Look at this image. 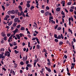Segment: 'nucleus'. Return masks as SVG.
Instances as JSON below:
<instances>
[{
  "mask_svg": "<svg viewBox=\"0 0 76 76\" xmlns=\"http://www.w3.org/2000/svg\"><path fill=\"white\" fill-rule=\"evenodd\" d=\"M4 54V52H2L1 54H0V58H5V56H3Z\"/></svg>",
  "mask_w": 76,
  "mask_h": 76,
  "instance_id": "1",
  "label": "nucleus"
},
{
  "mask_svg": "<svg viewBox=\"0 0 76 76\" xmlns=\"http://www.w3.org/2000/svg\"><path fill=\"white\" fill-rule=\"evenodd\" d=\"M14 21L15 22H18L19 23L20 22V21L19 20V18H17L14 19Z\"/></svg>",
  "mask_w": 76,
  "mask_h": 76,
  "instance_id": "2",
  "label": "nucleus"
},
{
  "mask_svg": "<svg viewBox=\"0 0 76 76\" xmlns=\"http://www.w3.org/2000/svg\"><path fill=\"white\" fill-rule=\"evenodd\" d=\"M61 35H59L57 37V39H60L61 38L62 39H63L64 38V37H63V34H61Z\"/></svg>",
  "mask_w": 76,
  "mask_h": 76,
  "instance_id": "3",
  "label": "nucleus"
},
{
  "mask_svg": "<svg viewBox=\"0 0 76 76\" xmlns=\"http://www.w3.org/2000/svg\"><path fill=\"white\" fill-rule=\"evenodd\" d=\"M28 59V56H26V57L25 56H23V61H26L27 60V59Z\"/></svg>",
  "mask_w": 76,
  "mask_h": 76,
  "instance_id": "4",
  "label": "nucleus"
},
{
  "mask_svg": "<svg viewBox=\"0 0 76 76\" xmlns=\"http://www.w3.org/2000/svg\"><path fill=\"white\" fill-rule=\"evenodd\" d=\"M9 18V16L7 15L4 18V20H7V18Z\"/></svg>",
  "mask_w": 76,
  "mask_h": 76,
  "instance_id": "5",
  "label": "nucleus"
},
{
  "mask_svg": "<svg viewBox=\"0 0 76 76\" xmlns=\"http://www.w3.org/2000/svg\"><path fill=\"white\" fill-rule=\"evenodd\" d=\"M61 4H63L62 5V6H63V7L65 6L64 5L65 4V1H62V2H61Z\"/></svg>",
  "mask_w": 76,
  "mask_h": 76,
  "instance_id": "6",
  "label": "nucleus"
},
{
  "mask_svg": "<svg viewBox=\"0 0 76 76\" xmlns=\"http://www.w3.org/2000/svg\"><path fill=\"white\" fill-rule=\"evenodd\" d=\"M7 53V56L8 57H9L10 56V53L9 51H7L6 52Z\"/></svg>",
  "mask_w": 76,
  "mask_h": 76,
  "instance_id": "7",
  "label": "nucleus"
},
{
  "mask_svg": "<svg viewBox=\"0 0 76 76\" xmlns=\"http://www.w3.org/2000/svg\"><path fill=\"white\" fill-rule=\"evenodd\" d=\"M6 35L5 33L4 32H2V33L1 36H2V37H5Z\"/></svg>",
  "mask_w": 76,
  "mask_h": 76,
  "instance_id": "8",
  "label": "nucleus"
},
{
  "mask_svg": "<svg viewBox=\"0 0 76 76\" xmlns=\"http://www.w3.org/2000/svg\"><path fill=\"white\" fill-rule=\"evenodd\" d=\"M18 8L20 11H22V8L21 6L19 5L18 7Z\"/></svg>",
  "mask_w": 76,
  "mask_h": 76,
  "instance_id": "9",
  "label": "nucleus"
},
{
  "mask_svg": "<svg viewBox=\"0 0 76 76\" xmlns=\"http://www.w3.org/2000/svg\"><path fill=\"white\" fill-rule=\"evenodd\" d=\"M11 14H14L15 13V11L14 10L11 11Z\"/></svg>",
  "mask_w": 76,
  "mask_h": 76,
  "instance_id": "10",
  "label": "nucleus"
},
{
  "mask_svg": "<svg viewBox=\"0 0 76 76\" xmlns=\"http://www.w3.org/2000/svg\"><path fill=\"white\" fill-rule=\"evenodd\" d=\"M56 11H57V12H60V8H57L56 9Z\"/></svg>",
  "mask_w": 76,
  "mask_h": 76,
  "instance_id": "11",
  "label": "nucleus"
},
{
  "mask_svg": "<svg viewBox=\"0 0 76 76\" xmlns=\"http://www.w3.org/2000/svg\"><path fill=\"white\" fill-rule=\"evenodd\" d=\"M34 24L33 25V26H35L36 28H37V23H36L34 22Z\"/></svg>",
  "mask_w": 76,
  "mask_h": 76,
  "instance_id": "12",
  "label": "nucleus"
},
{
  "mask_svg": "<svg viewBox=\"0 0 76 76\" xmlns=\"http://www.w3.org/2000/svg\"><path fill=\"white\" fill-rule=\"evenodd\" d=\"M49 15V12H46L45 14V16H48Z\"/></svg>",
  "mask_w": 76,
  "mask_h": 76,
  "instance_id": "13",
  "label": "nucleus"
},
{
  "mask_svg": "<svg viewBox=\"0 0 76 76\" xmlns=\"http://www.w3.org/2000/svg\"><path fill=\"white\" fill-rule=\"evenodd\" d=\"M39 48H40V45L38 44L37 45V49L38 50L39 49Z\"/></svg>",
  "mask_w": 76,
  "mask_h": 76,
  "instance_id": "14",
  "label": "nucleus"
},
{
  "mask_svg": "<svg viewBox=\"0 0 76 76\" xmlns=\"http://www.w3.org/2000/svg\"><path fill=\"white\" fill-rule=\"evenodd\" d=\"M16 36L18 38V39H20V36L19 34H17Z\"/></svg>",
  "mask_w": 76,
  "mask_h": 76,
  "instance_id": "15",
  "label": "nucleus"
},
{
  "mask_svg": "<svg viewBox=\"0 0 76 76\" xmlns=\"http://www.w3.org/2000/svg\"><path fill=\"white\" fill-rule=\"evenodd\" d=\"M63 44V42L62 41H61L59 42V45H62Z\"/></svg>",
  "mask_w": 76,
  "mask_h": 76,
  "instance_id": "16",
  "label": "nucleus"
},
{
  "mask_svg": "<svg viewBox=\"0 0 76 76\" xmlns=\"http://www.w3.org/2000/svg\"><path fill=\"white\" fill-rule=\"evenodd\" d=\"M36 41H37V43H38L39 44L40 42L39 41V39L37 38H36Z\"/></svg>",
  "mask_w": 76,
  "mask_h": 76,
  "instance_id": "17",
  "label": "nucleus"
},
{
  "mask_svg": "<svg viewBox=\"0 0 76 76\" xmlns=\"http://www.w3.org/2000/svg\"><path fill=\"white\" fill-rule=\"evenodd\" d=\"M4 51V48H1L0 49V51L1 52V51Z\"/></svg>",
  "mask_w": 76,
  "mask_h": 76,
  "instance_id": "18",
  "label": "nucleus"
},
{
  "mask_svg": "<svg viewBox=\"0 0 76 76\" xmlns=\"http://www.w3.org/2000/svg\"><path fill=\"white\" fill-rule=\"evenodd\" d=\"M27 67H32V65H31V64H27Z\"/></svg>",
  "mask_w": 76,
  "mask_h": 76,
  "instance_id": "19",
  "label": "nucleus"
},
{
  "mask_svg": "<svg viewBox=\"0 0 76 76\" xmlns=\"http://www.w3.org/2000/svg\"><path fill=\"white\" fill-rule=\"evenodd\" d=\"M37 4V6H39V4H38V0H35Z\"/></svg>",
  "mask_w": 76,
  "mask_h": 76,
  "instance_id": "20",
  "label": "nucleus"
},
{
  "mask_svg": "<svg viewBox=\"0 0 76 76\" xmlns=\"http://www.w3.org/2000/svg\"><path fill=\"white\" fill-rule=\"evenodd\" d=\"M13 36V34H11V36L10 37L9 39H12V37Z\"/></svg>",
  "mask_w": 76,
  "mask_h": 76,
  "instance_id": "21",
  "label": "nucleus"
},
{
  "mask_svg": "<svg viewBox=\"0 0 76 76\" xmlns=\"http://www.w3.org/2000/svg\"><path fill=\"white\" fill-rule=\"evenodd\" d=\"M71 4H72V2H69L67 3L68 6H70V5H71Z\"/></svg>",
  "mask_w": 76,
  "mask_h": 76,
  "instance_id": "22",
  "label": "nucleus"
},
{
  "mask_svg": "<svg viewBox=\"0 0 76 76\" xmlns=\"http://www.w3.org/2000/svg\"><path fill=\"white\" fill-rule=\"evenodd\" d=\"M1 7H2V9H3V10L4 11V10H5V7H4V6L3 5H2Z\"/></svg>",
  "mask_w": 76,
  "mask_h": 76,
  "instance_id": "23",
  "label": "nucleus"
},
{
  "mask_svg": "<svg viewBox=\"0 0 76 76\" xmlns=\"http://www.w3.org/2000/svg\"><path fill=\"white\" fill-rule=\"evenodd\" d=\"M12 24V22L11 21L8 23V26H10Z\"/></svg>",
  "mask_w": 76,
  "mask_h": 76,
  "instance_id": "24",
  "label": "nucleus"
},
{
  "mask_svg": "<svg viewBox=\"0 0 76 76\" xmlns=\"http://www.w3.org/2000/svg\"><path fill=\"white\" fill-rule=\"evenodd\" d=\"M15 18V15H11V19H14Z\"/></svg>",
  "mask_w": 76,
  "mask_h": 76,
  "instance_id": "25",
  "label": "nucleus"
},
{
  "mask_svg": "<svg viewBox=\"0 0 76 76\" xmlns=\"http://www.w3.org/2000/svg\"><path fill=\"white\" fill-rule=\"evenodd\" d=\"M24 29H25V28L23 27H22L20 29V30L21 31H23V30H24Z\"/></svg>",
  "mask_w": 76,
  "mask_h": 76,
  "instance_id": "26",
  "label": "nucleus"
},
{
  "mask_svg": "<svg viewBox=\"0 0 76 76\" xmlns=\"http://www.w3.org/2000/svg\"><path fill=\"white\" fill-rule=\"evenodd\" d=\"M26 6L28 8H29V7H30V4H26Z\"/></svg>",
  "mask_w": 76,
  "mask_h": 76,
  "instance_id": "27",
  "label": "nucleus"
},
{
  "mask_svg": "<svg viewBox=\"0 0 76 76\" xmlns=\"http://www.w3.org/2000/svg\"><path fill=\"white\" fill-rule=\"evenodd\" d=\"M14 52L15 54H17L18 53H19V51H17V50H15Z\"/></svg>",
  "mask_w": 76,
  "mask_h": 76,
  "instance_id": "28",
  "label": "nucleus"
},
{
  "mask_svg": "<svg viewBox=\"0 0 76 76\" xmlns=\"http://www.w3.org/2000/svg\"><path fill=\"white\" fill-rule=\"evenodd\" d=\"M23 13H24L23 12V11H21L20 14L19 15V16H21V15H23Z\"/></svg>",
  "mask_w": 76,
  "mask_h": 76,
  "instance_id": "29",
  "label": "nucleus"
},
{
  "mask_svg": "<svg viewBox=\"0 0 76 76\" xmlns=\"http://www.w3.org/2000/svg\"><path fill=\"white\" fill-rule=\"evenodd\" d=\"M57 30L58 31H60L61 29V28L60 27H58L57 28Z\"/></svg>",
  "mask_w": 76,
  "mask_h": 76,
  "instance_id": "30",
  "label": "nucleus"
},
{
  "mask_svg": "<svg viewBox=\"0 0 76 76\" xmlns=\"http://www.w3.org/2000/svg\"><path fill=\"white\" fill-rule=\"evenodd\" d=\"M61 15H65V14L64 13V12H63V11H62L61 12Z\"/></svg>",
  "mask_w": 76,
  "mask_h": 76,
  "instance_id": "31",
  "label": "nucleus"
},
{
  "mask_svg": "<svg viewBox=\"0 0 76 76\" xmlns=\"http://www.w3.org/2000/svg\"><path fill=\"white\" fill-rule=\"evenodd\" d=\"M34 7L33 6H32L30 8V10H32L33 9H34Z\"/></svg>",
  "mask_w": 76,
  "mask_h": 76,
  "instance_id": "32",
  "label": "nucleus"
},
{
  "mask_svg": "<svg viewBox=\"0 0 76 76\" xmlns=\"http://www.w3.org/2000/svg\"><path fill=\"white\" fill-rule=\"evenodd\" d=\"M4 41H6V40H7V37L5 36L4 37Z\"/></svg>",
  "mask_w": 76,
  "mask_h": 76,
  "instance_id": "33",
  "label": "nucleus"
},
{
  "mask_svg": "<svg viewBox=\"0 0 76 76\" xmlns=\"http://www.w3.org/2000/svg\"><path fill=\"white\" fill-rule=\"evenodd\" d=\"M14 32H17L18 31V29L16 28L15 29V30L14 31Z\"/></svg>",
  "mask_w": 76,
  "mask_h": 76,
  "instance_id": "34",
  "label": "nucleus"
},
{
  "mask_svg": "<svg viewBox=\"0 0 76 76\" xmlns=\"http://www.w3.org/2000/svg\"><path fill=\"white\" fill-rule=\"evenodd\" d=\"M6 6L8 7V6H9V3L8 2H7L6 3Z\"/></svg>",
  "mask_w": 76,
  "mask_h": 76,
  "instance_id": "35",
  "label": "nucleus"
},
{
  "mask_svg": "<svg viewBox=\"0 0 76 76\" xmlns=\"http://www.w3.org/2000/svg\"><path fill=\"white\" fill-rule=\"evenodd\" d=\"M47 64L48 65V66H49L50 67L51 66V64H50V62L48 63H47Z\"/></svg>",
  "mask_w": 76,
  "mask_h": 76,
  "instance_id": "36",
  "label": "nucleus"
},
{
  "mask_svg": "<svg viewBox=\"0 0 76 76\" xmlns=\"http://www.w3.org/2000/svg\"><path fill=\"white\" fill-rule=\"evenodd\" d=\"M17 24H16V23H14L13 25V26L14 28V27H15V26H16Z\"/></svg>",
  "mask_w": 76,
  "mask_h": 76,
  "instance_id": "37",
  "label": "nucleus"
},
{
  "mask_svg": "<svg viewBox=\"0 0 76 76\" xmlns=\"http://www.w3.org/2000/svg\"><path fill=\"white\" fill-rule=\"evenodd\" d=\"M51 22H52V23H53L54 24H55V23H56L55 21H54L53 20H51Z\"/></svg>",
  "mask_w": 76,
  "mask_h": 76,
  "instance_id": "38",
  "label": "nucleus"
},
{
  "mask_svg": "<svg viewBox=\"0 0 76 76\" xmlns=\"http://www.w3.org/2000/svg\"><path fill=\"white\" fill-rule=\"evenodd\" d=\"M10 35H11V34H7V37H10Z\"/></svg>",
  "mask_w": 76,
  "mask_h": 76,
  "instance_id": "39",
  "label": "nucleus"
},
{
  "mask_svg": "<svg viewBox=\"0 0 76 76\" xmlns=\"http://www.w3.org/2000/svg\"><path fill=\"white\" fill-rule=\"evenodd\" d=\"M57 34H55L54 35V37L55 38H57Z\"/></svg>",
  "mask_w": 76,
  "mask_h": 76,
  "instance_id": "40",
  "label": "nucleus"
},
{
  "mask_svg": "<svg viewBox=\"0 0 76 76\" xmlns=\"http://www.w3.org/2000/svg\"><path fill=\"white\" fill-rule=\"evenodd\" d=\"M35 39H37V37H36V38L34 37L32 39V40L33 41H35Z\"/></svg>",
  "mask_w": 76,
  "mask_h": 76,
  "instance_id": "41",
  "label": "nucleus"
},
{
  "mask_svg": "<svg viewBox=\"0 0 76 76\" xmlns=\"http://www.w3.org/2000/svg\"><path fill=\"white\" fill-rule=\"evenodd\" d=\"M55 41L56 42H58V40L57 39H55Z\"/></svg>",
  "mask_w": 76,
  "mask_h": 76,
  "instance_id": "42",
  "label": "nucleus"
},
{
  "mask_svg": "<svg viewBox=\"0 0 76 76\" xmlns=\"http://www.w3.org/2000/svg\"><path fill=\"white\" fill-rule=\"evenodd\" d=\"M7 13L8 15H10V13L11 14V11H10L8 12Z\"/></svg>",
  "mask_w": 76,
  "mask_h": 76,
  "instance_id": "43",
  "label": "nucleus"
},
{
  "mask_svg": "<svg viewBox=\"0 0 76 76\" xmlns=\"http://www.w3.org/2000/svg\"><path fill=\"white\" fill-rule=\"evenodd\" d=\"M18 48V46H16L14 48V50H15V49H17Z\"/></svg>",
  "mask_w": 76,
  "mask_h": 76,
  "instance_id": "44",
  "label": "nucleus"
},
{
  "mask_svg": "<svg viewBox=\"0 0 76 76\" xmlns=\"http://www.w3.org/2000/svg\"><path fill=\"white\" fill-rule=\"evenodd\" d=\"M20 27V25H19L17 26V28H19Z\"/></svg>",
  "mask_w": 76,
  "mask_h": 76,
  "instance_id": "45",
  "label": "nucleus"
},
{
  "mask_svg": "<svg viewBox=\"0 0 76 76\" xmlns=\"http://www.w3.org/2000/svg\"><path fill=\"white\" fill-rule=\"evenodd\" d=\"M15 64V68H16L17 67H18V66L17 65V64H16V63H15L14 64Z\"/></svg>",
  "mask_w": 76,
  "mask_h": 76,
  "instance_id": "46",
  "label": "nucleus"
},
{
  "mask_svg": "<svg viewBox=\"0 0 76 76\" xmlns=\"http://www.w3.org/2000/svg\"><path fill=\"white\" fill-rule=\"evenodd\" d=\"M30 42H28V47H31V46H30Z\"/></svg>",
  "mask_w": 76,
  "mask_h": 76,
  "instance_id": "47",
  "label": "nucleus"
},
{
  "mask_svg": "<svg viewBox=\"0 0 76 76\" xmlns=\"http://www.w3.org/2000/svg\"><path fill=\"white\" fill-rule=\"evenodd\" d=\"M20 64L21 65H23V64H24V63L23 61H22L20 63Z\"/></svg>",
  "mask_w": 76,
  "mask_h": 76,
  "instance_id": "48",
  "label": "nucleus"
},
{
  "mask_svg": "<svg viewBox=\"0 0 76 76\" xmlns=\"http://www.w3.org/2000/svg\"><path fill=\"white\" fill-rule=\"evenodd\" d=\"M46 9H47V10H49L50 9V8L49 7L47 6L46 7Z\"/></svg>",
  "mask_w": 76,
  "mask_h": 76,
  "instance_id": "49",
  "label": "nucleus"
},
{
  "mask_svg": "<svg viewBox=\"0 0 76 76\" xmlns=\"http://www.w3.org/2000/svg\"><path fill=\"white\" fill-rule=\"evenodd\" d=\"M13 45H14L15 46V45H17V44H16V42H14L13 43Z\"/></svg>",
  "mask_w": 76,
  "mask_h": 76,
  "instance_id": "50",
  "label": "nucleus"
},
{
  "mask_svg": "<svg viewBox=\"0 0 76 76\" xmlns=\"http://www.w3.org/2000/svg\"><path fill=\"white\" fill-rule=\"evenodd\" d=\"M48 72H51V69L50 68L48 69Z\"/></svg>",
  "mask_w": 76,
  "mask_h": 76,
  "instance_id": "51",
  "label": "nucleus"
},
{
  "mask_svg": "<svg viewBox=\"0 0 76 76\" xmlns=\"http://www.w3.org/2000/svg\"><path fill=\"white\" fill-rule=\"evenodd\" d=\"M15 12L17 14L19 12V11H18V10H15Z\"/></svg>",
  "mask_w": 76,
  "mask_h": 76,
  "instance_id": "52",
  "label": "nucleus"
},
{
  "mask_svg": "<svg viewBox=\"0 0 76 76\" xmlns=\"http://www.w3.org/2000/svg\"><path fill=\"white\" fill-rule=\"evenodd\" d=\"M30 3H31V1H28L27 2V4H29Z\"/></svg>",
  "mask_w": 76,
  "mask_h": 76,
  "instance_id": "53",
  "label": "nucleus"
},
{
  "mask_svg": "<svg viewBox=\"0 0 76 76\" xmlns=\"http://www.w3.org/2000/svg\"><path fill=\"white\" fill-rule=\"evenodd\" d=\"M20 35V37H22V35L23 36V34H22V33H20L19 34Z\"/></svg>",
  "mask_w": 76,
  "mask_h": 76,
  "instance_id": "54",
  "label": "nucleus"
},
{
  "mask_svg": "<svg viewBox=\"0 0 76 76\" xmlns=\"http://www.w3.org/2000/svg\"><path fill=\"white\" fill-rule=\"evenodd\" d=\"M41 12L42 13H44V10H42L41 11Z\"/></svg>",
  "mask_w": 76,
  "mask_h": 76,
  "instance_id": "55",
  "label": "nucleus"
},
{
  "mask_svg": "<svg viewBox=\"0 0 76 76\" xmlns=\"http://www.w3.org/2000/svg\"><path fill=\"white\" fill-rule=\"evenodd\" d=\"M64 58H67V56H66V55H64Z\"/></svg>",
  "mask_w": 76,
  "mask_h": 76,
  "instance_id": "56",
  "label": "nucleus"
},
{
  "mask_svg": "<svg viewBox=\"0 0 76 76\" xmlns=\"http://www.w3.org/2000/svg\"><path fill=\"white\" fill-rule=\"evenodd\" d=\"M9 44L10 45V47H13V45H12V44L10 43H9Z\"/></svg>",
  "mask_w": 76,
  "mask_h": 76,
  "instance_id": "57",
  "label": "nucleus"
},
{
  "mask_svg": "<svg viewBox=\"0 0 76 76\" xmlns=\"http://www.w3.org/2000/svg\"><path fill=\"white\" fill-rule=\"evenodd\" d=\"M57 27H58V25H56V26L55 27V29H56L57 28Z\"/></svg>",
  "mask_w": 76,
  "mask_h": 76,
  "instance_id": "58",
  "label": "nucleus"
},
{
  "mask_svg": "<svg viewBox=\"0 0 76 76\" xmlns=\"http://www.w3.org/2000/svg\"><path fill=\"white\" fill-rule=\"evenodd\" d=\"M71 8L72 9H75V7L74 6H72L71 7Z\"/></svg>",
  "mask_w": 76,
  "mask_h": 76,
  "instance_id": "59",
  "label": "nucleus"
},
{
  "mask_svg": "<svg viewBox=\"0 0 76 76\" xmlns=\"http://www.w3.org/2000/svg\"><path fill=\"white\" fill-rule=\"evenodd\" d=\"M2 70H4V71H6V69L4 68H2Z\"/></svg>",
  "mask_w": 76,
  "mask_h": 76,
  "instance_id": "60",
  "label": "nucleus"
},
{
  "mask_svg": "<svg viewBox=\"0 0 76 76\" xmlns=\"http://www.w3.org/2000/svg\"><path fill=\"white\" fill-rule=\"evenodd\" d=\"M65 11L66 12V13H68V12H68V11L67 10V9H65Z\"/></svg>",
  "mask_w": 76,
  "mask_h": 76,
  "instance_id": "61",
  "label": "nucleus"
},
{
  "mask_svg": "<svg viewBox=\"0 0 76 76\" xmlns=\"http://www.w3.org/2000/svg\"><path fill=\"white\" fill-rule=\"evenodd\" d=\"M13 69H11V70H10V73H12V74H13Z\"/></svg>",
  "mask_w": 76,
  "mask_h": 76,
  "instance_id": "62",
  "label": "nucleus"
},
{
  "mask_svg": "<svg viewBox=\"0 0 76 76\" xmlns=\"http://www.w3.org/2000/svg\"><path fill=\"white\" fill-rule=\"evenodd\" d=\"M67 74L69 76L70 75V72H67Z\"/></svg>",
  "mask_w": 76,
  "mask_h": 76,
  "instance_id": "63",
  "label": "nucleus"
},
{
  "mask_svg": "<svg viewBox=\"0 0 76 76\" xmlns=\"http://www.w3.org/2000/svg\"><path fill=\"white\" fill-rule=\"evenodd\" d=\"M43 51L44 52H45V53H46V52H47V50L45 49H43Z\"/></svg>",
  "mask_w": 76,
  "mask_h": 76,
  "instance_id": "64",
  "label": "nucleus"
}]
</instances>
